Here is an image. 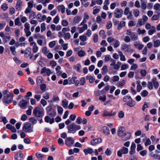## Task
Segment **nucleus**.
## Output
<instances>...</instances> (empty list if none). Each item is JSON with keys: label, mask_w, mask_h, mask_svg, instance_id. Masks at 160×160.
Segmentation results:
<instances>
[{"label": "nucleus", "mask_w": 160, "mask_h": 160, "mask_svg": "<svg viewBox=\"0 0 160 160\" xmlns=\"http://www.w3.org/2000/svg\"><path fill=\"white\" fill-rule=\"evenodd\" d=\"M33 114L36 117L41 118L44 115V110L41 107L37 106L33 111Z\"/></svg>", "instance_id": "f257e3e1"}, {"label": "nucleus", "mask_w": 160, "mask_h": 160, "mask_svg": "<svg viewBox=\"0 0 160 160\" xmlns=\"http://www.w3.org/2000/svg\"><path fill=\"white\" fill-rule=\"evenodd\" d=\"M68 130V133H75L77 130L81 129V126L77 125L74 123H72L69 125L67 127Z\"/></svg>", "instance_id": "f03ea898"}, {"label": "nucleus", "mask_w": 160, "mask_h": 160, "mask_svg": "<svg viewBox=\"0 0 160 160\" xmlns=\"http://www.w3.org/2000/svg\"><path fill=\"white\" fill-rule=\"evenodd\" d=\"M123 100L124 102L127 103L126 104L129 107H133L135 104L134 102L132 101L131 97L129 96H125L123 97Z\"/></svg>", "instance_id": "7ed1b4c3"}, {"label": "nucleus", "mask_w": 160, "mask_h": 160, "mask_svg": "<svg viewBox=\"0 0 160 160\" xmlns=\"http://www.w3.org/2000/svg\"><path fill=\"white\" fill-rule=\"evenodd\" d=\"M22 130L26 132L31 133L33 132V128L31 127V124L27 123L24 125Z\"/></svg>", "instance_id": "20e7f679"}, {"label": "nucleus", "mask_w": 160, "mask_h": 160, "mask_svg": "<svg viewBox=\"0 0 160 160\" xmlns=\"http://www.w3.org/2000/svg\"><path fill=\"white\" fill-rule=\"evenodd\" d=\"M13 94L12 93H9L8 95L3 97L4 101L6 103L9 104L11 102Z\"/></svg>", "instance_id": "39448f33"}, {"label": "nucleus", "mask_w": 160, "mask_h": 160, "mask_svg": "<svg viewBox=\"0 0 160 160\" xmlns=\"http://www.w3.org/2000/svg\"><path fill=\"white\" fill-rule=\"evenodd\" d=\"M123 13V10L120 9L116 8L114 12V14L116 18H120L122 17Z\"/></svg>", "instance_id": "423d86ee"}, {"label": "nucleus", "mask_w": 160, "mask_h": 160, "mask_svg": "<svg viewBox=\"0 0 160 160\" xmlns=\"http://www.w3.org/2000/svg\"><path fill=\"white\" fill-rule=\"evenodd\" d=\"M74 142L73 139L71 137L67 138L65 140V144L68 146H70L72 145Z\"/></svg>", "instance_id": "0eeeda50"}, {"label": "nucleus", "mask_w": 160, "mask_h": 160, "mask_svg": "<svg viewBox=\"0 0 160 160\" xmlns=\"http://www.w3.org/2000/svg\"><path fill=\"white\" fill-rule=\"evenodd\" d=\"M131 135V133L129 132H124V135L121 137L122 139L124 141H127L130 138Z\"/></svg>", "instance_id": "6e6552de"}, {"label": "nucleus", "mask_w": 160, "mask_h": 160, "mask_svg": "<svg viewBox=\"0 0 160 160\" xmlns=\"http://www.w3.org/2000/svg\"><path fill=\"white\" fill-rule=\"evenodd\" d=\"M116 114V112H113L112 111L111 112L104 111L102 114V116L104 117L114 116Z\"/></svg>", "instance_id": "1a4fd4ad"}, {"label": "nucleus", "mask_w": 160, "mask_h": 160, "mask_svg": "<svg viewBox=\"0 0 160 160\" xmlns=\"http://www.w3.org/2000/svg\"><path fill=\"white\" fill-rule=\"evenodd\" d=\"M28 102V101L23 99L19 102V105L21 108L24 109L26 108V107Z\"/></svg>", "instance_id": "9d476101"}, {"label": "nucleus", "mask_w": 160, "mask_h": 160, "mask_svg": "<svg viewBox=\"0 0 160 160\" xmlns=\"http://www.w3.org/2000/svg\"><path fill=\"white\" fill-rule=\"evenodd\" d=\"M102 142V139L99 138L92 140L91 142V143L92 145H96V144Z\"/></svg>", "instance_id": "9b49d317"}, {"label": "nucleus", "mask_w": 160, "mask_h": 160, "mask_svg": "<svg viewBox=\"0 0 160 160\" xmlns=\"http://www.w3.org/2000/svg\"><path fill=\"white\" fill-rule=\"evenodd\" d=\"M23 157V154L22 153L18 152L15 155V158L17 160H22Z\"/></svg>", "instance_id": "f8f14e48"}, {"label": "nucleus", "mask_w": 160, "mask_h": 160, "mask_svg": "<svg viewBox=\"0 0 160 160\" xmlns=\"http://www.w3.org/2000/svg\"><path fill=\"white\" fill-rule=\"evenodd\" d=\"M124 128L123 127L119 128L118 130V135L121 137L124 135Z\"/></svg>", "instance_id": "ddd939ff"}, {"label": "nucleus", "mask_w": 160, "mask_h": 160, "mask_svg": "<svg viewBox=\"0 0 160 160\" xmlns=\"http://www.w3.org/2000/svg\"><path fill=\"white\" fill-rule=\"evenodd\" d=\"M45 122H49L50 124H52L54 122V120L53 118H51L49 116H46L45 117Z\"/></svg>", "instance_id": "4468645a"}, {"label": "nucleus", "mask_w": 160, "mask_h": 160, "mask_svg": "<svg viewBox=\"0 0 160 160\" xmlns=\"http://www.w3.org/2000/svg\"><path fill=\"white\" fill-rule=\"evenodd\" d=\"M112 63L110 64L111 66H113V68L115 70H118L119 69V66L116 63L115 61L112 59L110 60Z\"/></svg>", "instance_id": "2eb2a0df"}, {"label": "nucleus", "mask_w": 160, "mask_h": 160, "mask_svg": "<svg viewBox=\"0 0 160 160\" xmlns=\"http://www.w3.org/2000/svg\"><path fill=\"white\" fill-rule=\"evenodd\" d=\"M129 46L126 44L122 45L121 47V49L125 52H128L129 50Z\"/></svg>", "instance_id": "dca6fc26"}, {"label": "nucleus", "mask_w": 160, "mask_h": 160, "mask_svg": "<svg viewBox=\"0 0 160 160\" xmlns=\"http://www.w3.org/2000/svg\"><path fill=\"white\" fill-rule=\"evenodd\" d=\"M103 132L107 135H108L110 133L109 128L107 127L104 126L102 128Z\"/></svg>", "instance_id": "f3484780"}, {"label": "nucleus", "mask_w": 160, "mask_h": 160, "mask_svg": "<svg viewBox=\"0 0 160 160\" xmlns=\"http://www.w3.org/2000/svg\"><path fill=\"white\" fill-rule=\"evenodd\" d=\"M83 152L85 155H87L88 154H91L93 152V151L92 149L88 148L84 149Z\"/></svg>", "instance_id": "a211bd4d"}, {"label": "nucleus", "mask_w": 160, "mask_h": 160, "mask_svg": "<svg viewBox=\"0 0 160 160\" xmlns=\"http://www.w3.org/2000/svg\"><path fill=\"white\" fill-rule=\"evenodd\" d=\"M88 28V26L87 24L84 25L82 27H78V28L80 33L83 32L84 30H87Z\"/></svg>", "instance_id": "6ab92c4d"}, {"label": "nucleus", "mask_w": 160, "mask_h": 160, "mask_svg": "<svg viewBox=\"0 0 160 160\" xmlns=\"http://www.w3.org/2000/svg\"><path fill=\"white\" fill-rule=\"evenodd\" d=\"M134 45L136 48H138L139 50H141L144 47L143 45L139 44L137 42H134Z\"/></svg>", "instance_id": "aec40b11"}, {"label": "nucleus", "mask_w": 160, "mask_h": 160, "mask_svg": "<svg viewBox=\"0 0 160 160\" xmlns=\"http://www.w3.org/2000/svg\"><path fill=\"white\" fill-rule=\"evenodd\" d=\"M68 100L64 99L62 100V106L65 108H68Z\"/></svg>", "instance_id": "412c9836"}, {"label": "nucleus", "mask_w": 160, "mask_h": 160, "mask_svg": "<svg viewBox=\"0 0 160 160\" xmlns=\"http://www.w3.org/2000/svg\"><path fill=\"white\" fill-rule=\"evenodd\" d=\"M149 29L148 31V34L151 35H152L156 31V28L153 26H152L151 28Z\"/></svg>", "instance_id": "4be33fe9"}, {"label": "nucleus", "mask_w": 160, "mask_h": 160, "mask_svg": "<svg viewBox=\"0 0 160 160\" xmlns=\"http://www.w3.org/2000/svg\"><path fill=\"white\" fill-rule=\"evenodd\" d=\"M59 11H60L62 13H63L65 12V7L63 5H59L58 6L57 8Z\"/></svg>", "instance_id": "5701e85b"}, {"label": "nucleus", "mask_w": 160, "mask_h": 160, "mask_svg": "<svg viewBox=\"0 0 160 160\" xmlns=\"http://www.w3.org/2000/svg\"><path fill=\"white\" fill-rule=\"evenodd\" d=\"M125 25V22L123 21H121L119 24L117 28L118 30H120L122 29V28L124 27Z\"/></svg>", "instance_id": "b1692460"}, {"label": "nucleus", "mask_w": 160, "mask_h": 160, "mask_svg": "<svg viewBox=\"0 0 160 160\" xmlns=\"http://www.w3.org/2000/svg\"><path fill=\"white\" fill-rule=\"evenodd\" d=\"M133 13L136 17H137L140 15V11L138 9H134L133 10Z\"/></svg>", "instance_id": "393cba45"}, {"label": "nucleus", "mask_w": 160, "mask_h": 160, "mask_svg": "<svg viewBox=\"0 0 160 160\" xmlns=\"http://www.w3.org/2000/svg\"><path fill=\"white\" fill-rule=\"evenodd\" d=\"M81 17L77 16L73 18V22L75 23H78L81 20Z\"/></svg>", "instance_id": "a878e982"}, {"label": "nucleus", "mask_w": 160, "mask_h": 160, "mask_svg": "<svg viewBox=\"0 0 160 160\" xmlns=\"http://www.w3.org/2000/svg\"><path fill=\"white\" fill-rule=\"evenodd\" d=\"M131 39L132 41H136L138 39V36L135 32H133L132 35L130 36Z\"/></svg>", "instance_id": "bb28decb"}, {"label": "nucleus", "mask_w": 160, "mask_h": 160, "mask_svg": "<svg viewBox=\"0 0 160 160\" xmlns=\"http://www.w3.org/2000/svg\"><path fill=\"white\" fill-rule=\"evenodd\" d=\"M22 5V2L20 0H18L17 1L16 5V9L19 10L20 9V8Z\"/></svg>", "instance_id": "cd10ccee"}, {"label": "nucleus", "mask_w": 160, "mask_h": 160, "mask_svg": "<svg viewBox=\"0 0 160 160\" xmlns=\"http://www.w3.org/2000/svg\"><path fill=\"white\" fill-rule=\"evenodd\" d=\"M43 79L41 76H38L36 80V82L38 84H40L43 83Z\"/></svg>", "instance_id": "c85d7f7f"}, {"label": "nucleus", "mask_w": 160, "mask_h": 160, "mask_svg": "<svg viewBox=\"0 0 160 160\" xmlns=\"http://www.w3.org/2000/svg\"><path fill=\"white\" fill-rule=\"evenodd\" d=\"M153 46L155 47H158L160 46V41L157 40L153 41Z\"/></svg>", "instance_id": "c756f323"}, {"label": "nucleus", "mask_w": 160, "mask_h": 160, "mask_svg": "<svg viewBox=\"0 0 160 160\" xmlns=\"http://www.w3.org/2000/svg\"><path fill=\"white\" fill-rule=\"evenodd\" d=\"M11 38V36L10 35H5V37L3 38V42L4 43L7 42Z\"/></svg>", "instance_id": "7c9ffc66"}, {"label": "nucleus", "mask_w": 160, "mask_h": 160, "mask_svg": "<svg viewBox=\"0 0 160 160\" xmlns=\"http://www.w3.org/2000/svg\"><path fill=\"white\" fill-rule=\"evenodd\" d=\"M36 15L35 13L34 12H31L29 14V18L30 19H32L35 18Z\"/></svg>", "instance_id": "2f4dec72"}, {"label": "nucleus", "mask_w": 160, "mask_h": 160, "mask_svg": "<svg viewBox=\"0 0 160 160\" xmlns=\"http://www.w3.org/2000/svg\"><path fill=\"white\" fill-rule=\"evenodd\" d=\"M48 113V115L50 116L51 117H54L56 115V113L55 111L53 109L51 111Z\"/></svg>", "instance_id": "473e14b6"}, {"label": "nucleus", "mask_w": 160, "mask_h": 160, "mask_svg": "<svg viewBox=\"0 0 160 160\" xmlns=\"http://www.w3.org/2000/svg\"><path fill=\"white\" fill-rule=\"evenodd\" d=\"M102 74L104 75L106 74L108 72L107 67L106 65L104 66L102 68Z\"/></svg>", "instance_id": "72a5a7b5"}, {"label": "nucleus", "mask_w": 160, "mask_h": 160, "mask_svg": "<svg viewBox=\"0 0 160 160\" xmlns=\"http://www.w3.org/2000/svg\"><path fill=\"white\" fill-rule=\"evenodd\" d=\"M76 78V77H73L70 79H69L68 84H72L74 83L75 82V81Z\"/></svg>", "instance_id": "f704fd0d"}, {"label": "nucleus", "mask_w": 160, "mask_h": 160, "mask_svg": "<svg viewBox=\"0 0 160 160\" xmlns=\"http://www.w3.org/2000/svg\"><path fill=\"white\" fill-rule=\"evenodd\" d=\"M86 79L84 77H82L80 79V84L81 85H84L86 83Z\"/></svg>", "instance_id": "c9c22d12"}, {"label": "nucleus", "mask_w": 160, "mask_h": 160, "mask_svg": "<svg viewBox=\"0 0 160 160\" xmlns=\"http://www.w3.org/2000/svg\"><path fill=\"white\" fill-rule=\"evenodd\" d=\"M36 155L38 158V160H41L42 159V158L44 156L43 155H42L39 152H37L36 154Z\"/></svg>", "instance_id": "e433bc0d"}, {"label": "nucleus", "mask_w": 160, "mask_h": 160, "mask_svg": "<svg viewBox=\"0 0 160 160\" xmlns=\"http://www.w3.org/2000/svg\"><path fill=\"white\" fill-rule=\"evenodd\" d=\"M81 65L80 64H77L76 65H74L73 66L74 68H77V70L79 72H81V70H80V68H81Z\"/></svg>", "instance_id": "4c0bfd02"}, {"label": "nucleus", "mask_w": 160, "mask_h": 160, "mask_svg": "<svg viewBox=\"0 0 160 160\" xmlns=\"http://www.w3.org/2000/svg\"><path fill=\"white\" fill-rule=\"evenodd\" d=\"M15 24L16 25L20 26L21 25L22 23L20 22L19 18H17L15 20Z\"/></svg>", "instance_id": "58836bf2"}, {"label": "nucleus", "mask_w": 160, "mask_h": 160, "mask_svg": "<svg viewBox=\"0 0 160 160\" xmlns=\"http://www.w3.org/2000/svg\"><path fill=\"white\" fill-rule=\"evenodd\" d=\"M59 100L60 99L56 95H53L52 98V100L51 101V102H56L59 101Z\"/></svg>", "instance_id": "ea45409f"}, {"label": "nucleus", "mask_w": 160, "mask_h": 160, "mask_svg": "<svg viewBox=\"0 0 160 160\" xmlns=\"http://www.w3.org/2000/svg\"><path fill=\"white\" fill-rule=\"evenodd\" d=\"M141 94L142 97H145L148 95V92L147 90H144L141 92Z\"/></svg>", "instance_id": "a19ab883"}, {"label": "nucleus", "mask_w": 160, "mask_h": 160, "mask_svg": "<svg viewBox=\"0 0 160 160\" xmlns=\"http://www.w3.org/2000/svg\"><path fill=\"white\" fill-rule=\"evenodd\" d=\"M122 153L123 154H126L128 153V149L125 147H123L122 148L121 150Z\"/></svg>", "instance_id": "79ce46f5"}, {"label": "nucleus", "mask_w": 160, "mask_h": 160, "mask_svg": "<svg viewBox=\"0 0 160 160\" xmlns=\"http://www.w3.org/2000/svg\"><path fill=\"white\" fill-rule=\"evenodd\" d=\"M85 52L82 50H80L78 52V55L80 57H83L85 56Z\"/></svg>", "instance_id": "37998d69"}, {"label": "nucleus", "mask_w": 160, "mask_h": 160, "mask_svg": "<svg viewBox=\"0 0 160 160\" xmlns=\"http://www.w3.org/2000/svg\"><path fill=\"white\" fill-rule=\"evenodd\" d=\"M130 12H132L131 11L129 10V8L126 7L124 9V14L125 15H127L128 14L130 13Z\"/></svg>", "instance_id": "c03bdc74"}, {"label": "nucleus", "mask_w": 160, "mask_h": 160, "mask_svg": "<svg viewBox=\"0 0 160 160\" xmlns=\"http://www.w3.org/2000/svg\"><path fill=\"white\" fill-rule=\"evenodd\" d=\"M119 80V77L118 76H114L112 79L111 80V82H116L118 81Z\"/></svg>", "instance_id": "a18cd8bd"}, {"label": "nucleus", "mask_w": 160, "mask_h": 160, "mask_svg": "<svg viewBox=\"0 0 160 160\" xmlns=\"http://www.w3.org/2000/svg\"><path fill=\"white\" fill-rule=\"evenodd\" d=\"M32 50L33 52L34 53H36L38 52V48L37 46V44L33 46Z\"/></svg>", "instance_id": "49530a36"}, {"label": "nucleus", "mask_w": 160, "mask_h": 160, "mask_svg": "<svg viewBox=\"0 0 160 160\" xmlns=\"http://www.w3.org/2000/svg\"><path fill=\"white\" fill-rule=\"evenodd\" d=\"M10 50L12 52V54L13 55H16V52L15 51L16 48L14 46H11L10 47Z\"/></svg>", "instance_id": "de8ad7c7"}, {"label": "nucleus", "mask_w": 160, "mask_h": 160, "mask_svg": "<svg viewBox=\"0 0 160 160\" xmlns=\"http://www.w3.org/2000/svg\"><path fill=\"white\" fill-rule=\"evenodd\" d=\"M29 121L33 124H35L37 122V120L34 118H29Z\"/></svg>", "instance_id": "09e8293b"}, {"label": "nucleus", "mask_w": 160, "mask_h": 160, "mask_svg": "<svg viewBox=\"0 0 160 160\" xmlns=\"http://www.w3.org/2000/svg\"><path fill=\"white\" fill-rule=\"evenodd\" d=\"M115 43L113 44L114 47V48H117L120 45V42L118 40H115Z\"/></svg>", "instance_id": "8fccbe9b"}, {"label": "nucleus", "mask_w": 160, "mask_h": 160, "mask_svg": "<svg viewBox=\"0 0 160 160\" xmlns=\"http://www.w3.org/2000/svg\"><path fill=\"white\" fill-rule=\"evenodd\" d=\"M42 52L45 55H46L48 53L47 48L46 47H43L42 49Z\"/></svg>", "instance_id": "3c124183"}, {"label": "nucleus", "mask_w": 160, "mask_h": 160, "mask_svg": "<svg viewBox=\"0 0 160 160\" xmlns=\"http://www.w3.org/2000/svg\"><path fill=\"white\" fill-rule=\"evenodd\" d=\"M116 39L112 37H109L107 38V41L109 43H111L115 41Z\"/></svg>", "instance_id": "603ef678"}, {"label": "nucleus", "mask_w": 160, "mask_h": 160, "mask_svg": "<svg viewBox=\"0 0 160 160\" xmlns=\"http://www.w3.org/2000/svg\"><path fill=\"white\" fill-rule=\"evenodd\" d=\"M64 39H69L71 37L70 34L69 32L65 33L64 34Z\"/></svg>", "instance_id": "864d4df0"}, {"label": "nucleus", "mask_w": 160, "mask_h": 160, "mask_svg": "<svg viewBox=\"0 0 160 160\" xmlns=\"http://www.w3.org/2000/svg\"><path fill=\"white\" fill-rule=\"evenodd\" d=\"M144 23L145 22L142 19H140L138 20V22L137 26L139 25L138 26H140L144 25Z\"/></svg>", "instance_id": "5fc2aeb1"}, {"label": "nucleus", "mask_w": 160, "mask_h": 160, "mask_svg": "<svg viewBox=\"0 0 160 160\" xmlns=\"http://www.w3.org/2000/svg\"><path fill=\"white\" fill-rule=\"evenodd\" d=\"M25 28L24 31L26 30H30V24L28 22H26L24 24Z\"/></svg>", "instance_id": "6e6d98bb"}, {"label": "nucleus", "mask_w": 160, "mask_h": 160, "mask_svg": "<svg viewBox=\"0 0 160 160\" xmlns=\"http://www.w3.org/2000/svg\"><path fill=\"white\" fill-rule=\"evenodd\" d=\"M140 73H141V75L142 77H144L145 76H146V75L147 74V71L145 69L141 70L140 71Z\"/></svg>", "instance_id": "4d7b16f0"}, {"label": "nucleus", "mask_w": 160, "mask_h": 160, "mask_svg": "<svg viewBox=\"0 0 160 160\" xmlns=\"http://www.w3.org/2000/svg\"><path fill=\"white\" fill-rule=\"evenodd\" d=\"M41 32H43L45 31L46 29L45 26V24L44 23H42L41 25Z\"/></svg>", "instance_id": "13d9d810"}, {"label": "nucleus", "mask_w": 160, "mask_h": 160, "mask_svg": "<svg viewBox=\"0 0 160 160\" xmlns=\"http://www.w3.org/2000/svg\"><path fill=\"white\" fill-rule=\"evenodd\" d=\"M53 110V109H52V106L50 105L48 106L46 108V111L47 113H48L49 112H50Z\"/></svg>", "instance_id": "bf43d9fd"}, {"label": "nucleus", "mask_w": 160, "mask_h": 160, "mask_svg": "<svg viewBox=\"0 0 160 160\" xmlns=\"http://www.w3.org/2000/svg\"><path fill=\"white\" fill-rule=\"evenodd\" d=\"M42 97L45 99H48L49 98V94L48 93L46 92L43 94Z\"/></svg>", "instance_id": "052dcab7"}, {"label": "nucleus", "mask_w": 160, "mask_h": 160, "mask_svg": "<svg viewBox=\"0 0 160 160\" xmlns=\"http://www.w3.org/2000/svg\"><path fill=\"white\" fill-rule=\"evenodd\" d=\"M136 25V22L133 21H130L128 23V25L129 27L134 26Z\"/></svg>", "instance_id": "680f3d73"}, {"label": "nucleus", "mask_w": 160, "mask_h": 160, "mask_svg": "<svg viewBox=\"0 0 160 160\" xmlns=\"http://www.w3.org/2000/svg\"><path fill=\"white\" fill-rule=\"evenodd\" d=\"M59 20V17L58 16H56L53 19V22L55 24H57L58 23Z\"/></svg>", "instance_id": "e2e57ef3"}, {"label": "nucleus", "mask_w": 160, "mask_h": 160, "mask_svg": "<svg viewBox=\"0 0 160 160\" xmlns=\"http://www.w3.org/2000/svg\"><path fill=\"white\" fill-rule=\"evenodd\" d=\"M29 49H30L29 48H27L25 51L24 54L25 56L28 57L29 55V52H30Z\"/></svg>", "instance_id": "0e129e2a"}, {"label": "nucleus", "mask_w": 160, "mask_h": 160, "mask_svg": "<svg viewBox=\"0 0 160 160\" xmlns=\"http://www.w3.org/2000/svg\"><path fill=\"white\" fill-rule=\"evenodd\" d=\"M0 119L2 120V121L5 124L8 122V121L7 120L6 118L5 117L1 116L0 117Z\"/></svg>", "instance_id": "69168bd1"}, {"label": "nucleus", "mask_w": 160, "mask_h": 160, "mask_svg": "<svg viewBox=\"0 0 160 160\" xmlns=\"http://www.w3.org/2000/svg\"><path fill=\"white\" fill-rule=\"evenodd\" d=\"M159 18V15H154L152 18V20H157Z\"/></svg>", "instance_id": "338daca9"}, {"label": "nucleus", "mask_w": 160, "mask_h": 160, "mask_svg": "<svg viewBox=\"0 0 160 160\" xmlns=\"http://www.w3.org/2000/svg\"><path fill=\"white\" fill-rule=\"evenodd\" d=\"M33 1L32 0H31L28 2V7L30 8H32L33 6Z\"/></svg>", "instance_id": "774afa93"}]
</instances>
